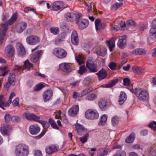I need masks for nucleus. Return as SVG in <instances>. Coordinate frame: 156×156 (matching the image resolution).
Here are the masks:
<instances>
[{"label": "nucleus", "instance_id": "f257e3e1", "mask_svg": "<svg viewBox=\"0 0 156 156\" xmlns=\"http://www.w3.org/2000/svg\"><path fill=\"white\" fill-rule=\"evenodd\" d=\"M14 151L16 156H27L29 153L28 146L24 144H19L16 146Z\"/></svg>", "mask_w": 156, "mask_h": 156}, {"label": "nucleus", "instance_id": "f03ea898", "mask_svg": "<svg viewBox=\"0 0 156 156\" xmlns=\"http://www.w3.org/2000/svg\"><path fill=\"white\" fill-rule=\"evenodd\" d=\"M131 91L134 93L137 97L141 101H145L148 98V92L143 89L137 88L134 90H131Z\"/></svg>", "mask_w": 156, "mask_h": 156}, {"label": "nucleus", "instance_id": "7ed1b4c3", "mask_svg": "<svg viewBox=\"0 0 156 156\" xmlns=\"http://www.w3.org/2000/svg\"><path fill=\"white\" fill-rule=\"evenodd\" d=\"M76 23L81 30L85 28L89 24L88 20L85 19H83L82 15L80 13L78 14L77 15Z\"/></svg>", "mask_w": 156, "mask_h": 156}, {"label": "nucleus", "instance_id": "20e7f679", "mask_svg": "<svg viewBox=\"0 0 156 156\" xmlns=\"http://www.w3.org/2000/svg\"><path fill=\"white\" fill-rule=\"evenodd\" d=\"M53 53L56 57L60 59L65 58L67 54L66 51L65 50L60 48H55L53 50Z\"/></svg>", "mask_w": 156, "mask_h": 156}, {"label": "nucleus", "instance_id": "39448f33", "mask_svg": "<svg viewBox=\"0 0 156 156\" xmlns=\"http://www.w3.org/2000/svg\"><path fill=\"white\" fill-rule=\"evenodd\" d=\"M85 117L89 119H98L99 117V114L96 110L89 109L85 113Z\"/></svg>", "mask_w": 156, "mask_h": 156}, {"label": "nucleus", "instance_id": "423d86ee", "mask_svg": "<svg viewBox=\"0 0 156 156\" xmlns=\"http://www.w3.org/2000/svg\"><path fill=\"white\" fill-rule=\"evenodd\" d=\"M26 40L28 44L33 45L39 43L41 41V38L36 35H31L28 37Z\"/></svg>", "mask_w": 156, "mask_h": 156}, {"label": "nucleus", "instance_id": "0eeeda50", "mask_svg": "<svg viewBox=\"0 0 156 156\" xmlns=\"http://www.w3.org/2000/svg\"><path fill=\"white\" fill-rule=\"evenodd\" d=\"M150 38L149 42L150 44H152L155 42V39L156 37V24L153 25L149 31Z\"/></svg>", "mask_w": 156, "mask_h": 156}, {"label": "nucleus", "instance_id": "6e6552de", "mask_svg": "<svg viewBox=\"0 0 156 156\" xmlns=\"http://www.w3.org/2000/svg\"><path fill=\"white\" fill-rule=\"evenodd\" d=\"M8 29V27L7 24H2L0 27V44L3 43L5 34Z\"/></svg>", "mask_w": 156, "mask_h": 156}, {"label": "nucleus", "instance_id": "1a4fd4ad", "mask_svg": "<svg viewBox=\"0 0 156 156\" xmlns=\"http://www.w3.org/2000/svg\"><path fill=\"white\" fill-rule=\"evenodd\" d=\"M27 23L25 22H21L17 23L15 26V29L19 33H22L27 27Z\"/></svg>", "mask_w": 156, "mask_h": 156}, {"label": "nucleus", "instance_id": "9d476101", "mask_svg": "<svg viewBox=\"0 0 156 156\" xmlns=\"http://www.w3.org/2000/svg\"><path fill=\"white\" fill-rule=\"evenodd\" d=\"M14 51V48L11 44L8 45L5 49V54L9 57H12L13 56Z\"/></svg>", "mask_w": 156, "mask_h": 156}, {"label": "nucleus", "instance_id": "9b49d317", "mask_svg": "<svg viewBox=\"0 0 156 156\" xmlns=\"http://www.w3.org/2000/svg\"><path fill=\"white\" fill-rule=\"evenodd\" d=\"M53 95L52 91L51 90H45L42 95L43 98L45 102L48 101Z\"/></svg>", "mask_w": 156, "mask_h": 156}, {"label": "nucleus", "instance_id": "f8f14e48", "mask_svg": "<svg viewBox=\"0 0 156 156\" xmlns=\"http://www.w3.org/2000/svg\"><path fill=\"white\" fill-rule=\"evenodd\" d=\"M59 68L62 71L66 73H69L72 71L69 64L68 63H62L59 65Z\"/></svg>", "mask_w": 156, "mask_h": 156}, {"label": "nucleus", "instance_id": "ddd939ff", "mask_svg": "<svg viewBox=\"0 0 156 156\" xmlns=\"http://www.w3.org/2000/svg\"><path fill=\"white\" fill-rule=\"evenodd\" d=\"M12 129L9 125H2L0 128V131L2 135H8L9 134V130Z\"/></svg>", "mask_w": 156, "mask_h": 156}, {"label": "nucleus", "instance_id": "4468645a", "mask_svg": "<svg viewBox=\"0 0 156 156\" xmlns=\"http://www.w3.org/2000/svg\"><path fill=\"white\" fill-rule=\"evenodd\" d=\"M23 115L27 119L30 120L37 121L40 119L39 116H36L34 114H31L29 112H25Z\"/></svg>", "mask_w": 156, "mask_h": 156}, {"label": "nucleus", "instance_id": "2eb2a0df", "mask_svg": "<svg viewBox=\"0 0 156 156\" xmlns=\"http://www.w3.org/2000/svg\"><path fill=\"white\" fill-rule=\"evenodd\" d=\"M17 50L20 56L23 57L25 54V49L23 45L20 43L18 42L16 44Z\"/></svg>", "mask_w": 156, "mask_h": 156}, {"label": "nucleus", "instance_id": "dca6fc26", "mask_svg": "<svg viewBox=\"0 0 156 156\" xmlns=\"http://www.w3.org/2000/svg\"><path fill=\"white\" fill-rule=\"evenodd\" d=\"M71 40L72 43L77 45L79 43V38L77 32L76 30L73 31L72 33L71 37Z\"/></svg>", "mask_w": 156, "mask_h": 156}, {"label": "nucleus", "instance_id": "f3484780", "mask_svg": "<svg viewBox=\"0 0 156 156\" xmlns=\"http://www.w3.org/2000/svg\"><path fill=\"white\" fill-rule=\"evenodd\" d=\"M64 3L61 1H55L53 3L52 9L54 11H58L63 7Z\"/></svg>", "mask_w": 156, "mask_h": 156}, {"label": "nucleus", "instance_id": "a211bd4d", "mask_svg": "<svg viewBox=\"0 0 156 156\" xmlns=\"http://www.w3.org/2000/svg\"><path fill=\"white\" fill-rule=\"evenodd\" d=\"M79 111V107L78 105L73 106L68 111L69 115L71 116H74L76 115Z\"/></svg>", "mask_w": 156, "mask_h": 156}, {"label": "nucleus", "instance_id": "6ab92c4d", "mask_svg": "<svg viewBox=\"0 0 156 156\" xmlns=\"http://www.w3.org/2000/svg\"><path fill=\"white\" fill-rule=\"evenodd\" d=\"M126 37L122 36L119 38L117 45L119 47L121 48H124L126 44Z\"/></svg>", "mask_w": 156, "mask_h": 156}, {"label": "nucleus", "instance_id": "aec40b11", "mask_svg": "<svg viewBox=\"0 0 156 156\" xmlns=\"http://www.w3.org/2000/svg\"><path fill=\"white\" fill-rule=\"evenodd\" d=\"M42 53V51L39 50L35 52L31 56L30 59L32 62H36L38 60L39 58L41 56Z\"/></svg>", "mask_w": 156, "mask_h": 156}, {"label": "nucleus", "instance_id": "412c9836", "mask_svg": "<svg viewBox=\"0 0 156 156\" xmlns=\"http://www.w3.org/2000/svg\"><path fill=\"white\" fill-rule=\"evenodd\" d=\"M29 129L30 133L33 135L37 134L40 131V128L37 125L30 126Z\"/></svg>", "mask_w": 156, "mask_h": 156}, {"label": "nucleus", "instance_id": "4be33fe9", "mask_svg": "<svg viewBox=\"0 0 156 156\" xmlns=\"http://www.w3.org/2000/svg\"><path fill=\"white\" fill-rule=\"evenodd\" d=\"M146 53V50L142 48H137L134 49L131 52L133 55H144Z\"/></svg>", "mask_w": 156, "mask_h": 156}, {"label": "nucleus", "instance_id": "5701e85b", "mask_svg": "<svg viewBox=\"0 0 156 156\" xmlns=\"http://www.w3.org/2000/svg\"><path fill=\"white\" fill-rule=\"evenodd\" d=\"M77 15L72 12L68 13L66 15V20L69 22H73L77 19Z\"/></svg>", "mask_w": 156, "mask_h": 156}, {"label": "nucleus", "instance_id": "b1692460", "mask_svg": "<svg viewBox=\"0 0 156 156\" xmlns=\"http://www.w3.org/2000/svg\"><path fill=\"white\" fill-rule=\"evenodd\" d=\"M96 30H97L104 29L105 27V25L103 23L101 22V20L100 19H97L95 21Z\"/></svg>", "mask_w": 156, "mask_h": 156}, {"label": "nucleus", "instance_id": "393cba45", "mask_svg": "<svg viewBox=\"0 0 156 156\" xmlns=\"http://www.w3.org/2000/svg\"><path fill=\"white\" fill-rule=\"evenodd\" d=\"M98 105L102 111H105L107 109V101L105 99H101L98 102Z\"/></svg>", "mask_w": 156, "mask_h": 156}, {"label": "nucleus", "instance_id": "a878e982", "mask_svg": "<svg viewBox=\"0 0 156 156\" xmlns=\"http://www.w3.org/2000/svg\"><path fill=\"white\" fill-rule=\"evenodd\" d=\"M97 75L98 76L99 80H101L106 77L107 76V73L106 71L104 69H102L99 71L97 73Z\"/></svg>", "mask_w": 156, "mask_h": 156}, {"label": "nucleus", "instance_id": "bb28decb", "mask_svg": "<svg viewBox=\"0 0 156 156\" xmlns=\"http://www.w3.org/2000/svg\"><path fill=\"white\" fill-rule=\"evenodd\" d=\"M76 128L78 133L80 135L84 134L87 131V130L82 125L79 124H76Z\"/></svg>", "mask_w": 156, "mask_h": 156}, {"label": "nucleus", "instance_id": "cd10ccee", "mask_svg": "<svg viewBox=\"0 0 156 156\" xmlns=\"http://www.w3.org/2000/svg\"><path fill=\"white\" fill-rule=\"evenodd\" d=\"M57 148L55 145L47 146L45 149L46 152L48 154H51L53 152L56 151Z\"/></svg>", "mask_w": 156, "mask_h": 156}, {"label": "nucleus", "instance_id": "c85d7f7f", "mask_svg": "<svg viewBox=\"0 0 156 156\" xmlns=\"http://www.w3.org/2000/svg\"><path fill=\"white\" fill-rule=\"evenodd\" d=\"M127 98V95L123 91H121L120 93L119 102L120 105H122L125 101Z\"/></svg>", "mask_w": 156, "mask_h": 156}, {"label": "nucleus", "instance_id": "c756f323", "mask_svg": "<svg viewBox=\"0 0 156 156\" xmlns=\"http://www.w3.org/2000/svg\"><path fill=\"white\" fill-rule=\"evenodd\" d=\"M18 17L17 13L16 12L14 13L11 18L8 20L6 23H4L3 24H5L8 26V25H11L13 22H15L17 20Z\"/></svg>", "mask_w": 156, "mask_h": 156}, {"label": "nucleus", "instance_id": "7c9ffc66", "mask_svg": "<svg viewBox=\"0 0 156 156\" xmlns=\"http://www.w3.org/2000/svg\"><path fill=\"white\" fill-rule=\"evenodd\" d=\"M133 71L138 75H142L144 73V68H141L138 66H134L132 67Z\"/></svg>", "mask_w": 156, "mask_h": 156}, {"label": "nucleus", "instance_id": "2f4dec72", "mask_svg": "<svg viewBox=\"0 0 156 156\" xmlns=\"http://www.w3.org/2000/svg\"><path fill=\"white\" fill-rule=\"evenodd\" d=\"M66 36V34L64 33H62L59 34L55 40V44H58L64 41Z\"/></svg>", "mask_w": 156, "mask_h": 156}, {"label": "nucleus", "instance_id": "473e14b6", "mask_svg": "<svg viewBox=\"0 0 156 156\" xmlns=\"http://www.w3.org/2000/svg\"><path fill=\"white\" fill-rule=\"evenodd\" d=\"M106 42L110 51H112L115 46V42L114 41L113 39H110L109 40L107 41Z\"/></svg>", "mask_w": 156, "mask_h": 156}, {"label": "nucleus", "instance_id": "72a5a7b5", "mask_svg": "<svg viewBox=\"0 0 156 156\" xmlns=\"http://www.w3.org/2000/svg\"><path fill=\"white\" fill-rule=\"evenodd\" d=\"M108 149L101 148L99 149L97 154V156H105L108 153Z\"/></svg>", "mask_w": 156, "mask_h": 156}, {"label": "nucleus", "instance_id": "f704fd0d", "mask_svg": "<svg viewBox=\"0 0 156 156\" xmlns=\"http://www.w3.org/2000/svg\"><path fill=\"white\" fill-rule=\"evenodd\" d=\"M107 115H106L104 114L102 115L100 118L98 125L101 126L104 125L107 121Z\"/></svg>", "mask_w": 156, "mask_h": 156}, {"label": "nucleus", "instance_id": "c9c22d12", "mask_svg": "<svg viewBox=\"0 0 156 156\" xmlns=\"http://www.w3.org/2000/svg\"><path fill=\"white\" fill-rule=\"evenodd\" d=\"M5 99L2 95H0V107H2V105H4V107H9V103L8 101L6 103H5Z\"/></svg>", "mask_w": 156, "mask_h": 156}, {"label": "nucleus", "instance_id": "e433bc0d", "mask_svg": "<svg viewBox=\"0 0 156 156\" xmlns=\"http://www.w3.org/2000/svg\"><path fill=\"white\" fill-rule=\"evenodd\" d=\"M8 81L11 84H15L16 81L15 75L13 73H10L8 77Z\"/></svg>", "mask_w": 156, "mask_h": 156}, {"label": "nucleus", "instance_id": "4c0bfd02", "mask_svg": "<svg viewBox=\"0 0 156 156\" xmlns=\"http://www.w3.org/2000/svg\"><path fill=\"white\" fill-rule=\"evenodd\" d=\"M33 67V64L30 63L28 60H27L24 62V64L23 66V69H26L28 70Z\"/></svg>", "mask_w": 156, "mask_h": 156}, {"label": "nucleus", "instance_id": "58836bf2", "mask_svg": "<svg viewBox=\"0 0 156 156\" xmlns=\"http://www.w3.org/2000/svg\"><path fill=\"white\" fill-rule=\"evenodd\" d=\"M76 59L79 63V65L83 63L84 61V57L82 55H78L76 56Z\"/></svg>", "mask_w": 156, "mask_h": 156}, {"label": "nucleus", "instance_id": "ea45409f", "mask_svg": "<svg viewBox=\"0 0 156 156\" xmlns=\"http://www.w3.org/2000/svg\"><path fill=\"white\" fill-rule=\"evenodd\" d=\"M123 5L122 2L115 3L112 6L111 9L114 11H116Z\"/></svg>", "mask_w": 156, "mask_h": 156}, {"label": "nucleus", "instance_id": "a19ab883", "mask_svg": "<svg viewBox=\"0 0 156 156\" xmlns=\"http://www.w3.org/2000/svg\"><path fill=\"white\" fill-rule=\"evenodd\" d=\"M97 97L96 95L94 94L91 93L87 95L86 97V99L90 101H93L96 99Z\"/></svg>", "mask_w": 156, "mask_h": 156}, {"label": "nucleus", "instance_id": "79ce46f5", "mask_svg": "<svg viewBox=\"0 0 156 156\" xmlns=\"http://www.w3.org/2000/svg\"><path fill=\"white\" fill-rule=\"evenodd\" d=\"M91 81V79L89 77H87L83 80V84L84 86L87 87L90 84Z\"/></svg>", "mask_w": 156, "mask_h": 156}, {"label": "nucleus", "instance_id": "37998d69", "mask_svg": "<svg viewBox=\"0 0 156 156\" xmlns=\"http://www.w3.org/2000/svg\"><path fill=\"white\" fill-rule=\"evenodd\" d=\"M134 134L133 133L130 134L128 137L126 138V142L128 143H132L134 140Z\"/></svg>", "mask_w": 156, "mask_h": 156}, {"label": "nucleus", "instance_id": "c03bdc74", "mask_svg": "<svg viewBox=\"0 0 156 156\" xmlns=\"http://www.w3.org/2000/svg\"><path fill=\"white\" fill-rule=\"evenodd\" d=\"M0 69L3 73L0 75V76H5L9 71V69L6 66L1 67Z\"/></svg>", "mask_w": 156, "mask_h": 156}, {"label": "nucleus", "instance_id": "a18cd8bd", "mask_svg": "<svg viewBox=\"0 0 156 156\" xmlns=\"http://www.w3.org/2000/svg\"><path fill=\"white\" fill-rule=\"evenodd\" d=\"M87 68L89 69L90 72L95 73L98 71V69H97V66L96 64L88 67Z\"/></svg>", "mask_w": 156, "mask_h": 156}, {"label": "nucleus", "instance_id": "49530a36", "mask_svg": "<svg viewBox=\"0 0 156 156\" xmlns=\"http://www.w3.org/2000/svg\"><path fill=\"white\" fill-rule=\"evenodd\" d=\"M148 126L153 129L154 133L156 134V122L153 121L149 123L148 124Z\"/></svg>", "mask_w": 156, "mask_h": 156}, {"label": "nucleus", "instance_id": "de8ad7c7", "mask_svg": "<svg viewBox=\"0 0 156 156\" xmlns=\"http://www.w3.org/2000/svg\"><path fill=\"white\" fill-rule=\"evenodd\" d=\"M106 52V51L105 48L99 49L97 51V53L101 56H105Z\"/></svg>", "mask_w": 156, "mask_h": 156}, {"label": "nucleus", "instance_id": "09e8293b", "mask_svg": "<svg viewBox=\"0 0 156 156\" xmlns=\"http://www.w3.org/2000/svg\"><path fill=\"white\" fill-rule=\"evenodd\" d=\"M118 82V79L113 80L108 84L106 85V87L107 88L111 87L114 86Z\"/></svg>", "mask_w": 156, "mask_h": 156}, {"label": "nucleus", "instance_id": "8fccbe9b", "mask_svg": "<svg viewBox=\"0 0 156 156\" xmlns=\"http://www.w3.org/2000/svg\"><path fill=\"white\" fill-rule=\"evenodd\" d=\"M89 137V134L88 133H87L85 136L80 137L79 139L82 143L84 144L87 141Z\"/></svg>", "mask_w": 156, "mask_h": 156}, {"label": "nucleus", "instance_id": "3c124183", "mask_svg": "<svg viewBox=\"0 0 156 156\" xmlns=\"http://www.w3.org/2000/svg\"><path fill=\"white\" fill-rule=\"evenodd\" d=\"M87 71V69L85 66L82 65L80 66L78 73L82 75L85 73Z\"/></svg>", "mask_w": 156, "mask_h": 156}, {"label": "nucleus", "instance_id": "603ef678", "mask_svg": "<svg viewBox=\"0 0 156 156\" xmlns=\"http://www.w3.org/2000/svg\"><path fill=\"white\" fill-rule=\"evenodd\" d=\"M50 32L54 35L57 34L59 32V29L56 27H52L50 28Z\"/></svg>", "mask_w": 156, "mask_h": 156}, {"label": "nucleus", "instance_id": "864d4df0", "mask_svg": "<svg viewBox=\"0 0 156 156\" xmlns=\"http://www.w3.org/2000/svg\"><path fill=\"white\" fill-rule=\"evenodd\" d=\"M92 90L93 88L92 87H90L89 88L84 89L81 92L82 96H84L87 94L90 93L91 91H92Z\"/></svg>", "mask_w": 156, "mask_h": 156}, {"label": "nucleus", "instance_id": "5fc2aeb1", "mask_svg": "<svg viewBox=\"0 0 156 156\" xmlns=\"http://www.w3.org/2000/svg\"><path fill=\"white\" fill-rule=\"evenodd\" d=\"M118 118L117 116L113 117L112 119V122L113 126H116L118 122Z\"/></svg>", "mask_w": 156, "mask_h": 156}, {"label": "nucleus", "instance_id": "6e6d98bb", "mask_svg": "<svg viewBox=\"0 0 156 156\" xmlns=\"http://www.w3.org/2000/svg\"><path fill=\"white\" fill-rule=\"evenodd\" d=\"M95 64L92 60V59L91 57H89L87 59V61L86 66L87 67L92 66L93 65Z\"/></svg>", "mask_w": 156, "mask_h": 156}, {"label": "nucleus", "instance_id": "4d7b16f0", "mask_svg": "<svg viewBox=\"0 0 156 156\" xmlns=\"http://www.w3.org/2000/svg\"><path fill=\"white\" fill-rule=\"evenodd\" d=\"M11 120L13 122H18L20 121V118L17 116L14 115L11 117Z\"/></svg>", "mask_w": 156, "mask_h": 156}, {"label": "nucleus", "instance_id": "13d9d810", "mask_svg": "<svg viewBox=\"0 0 156 156\" xmlns=\"http://www.w3.org/2000/svg\"><path fill=\"white\" fill-rule=\"evenodd\" d=\"M49 122L53 128L58 129V127L56 123L53 120L50 119L49 120Z\"/></svg>", "mask_w": 156, "mask_h": 156}, {"label": "nucleus", "instance_id": "bf43d9fd", "mask_svg": "<svg viewBox=\"0 0 156 156\" xmlns=\"http://www.w3.org/2000/svg\"><path fill=\"white\" fill-rule=\"evenodd\" d=\"M126 153L124 151L120 150L117 154H114L113 156H126Z\"/></svg>", "mask_w": 156, "mask_h": 156}, {"label": "nucleus", "instance_id": "052dcab7", "mask_svg": "<svg viewBox=\"0 0 156 156\" xmlns=\"http://www.w3.org/2000/svg\"><path fill=\"white\" fill-rule=\"evenodd\" d=\"M149 156H156V149L155 148H151L149 152Z\"/></svg>", "mask_w": 156, "mask_h": 156}, {"label": "nucleus", "instance_id": "680f3d73", "mask_svg": "<svg viewBox=\"0 0 156 156\" xmlns=\"http://www.w3.org/2000/svg\"><path fill=\"white\" fill-rule=\"evenodd\" d=\"M126 24L129 26H134L136 25V23L133 20H128L126 21Z\"/></svg>", "mask_w": 156, "mask_h": 156}, {"label": "nucleus", "instance_id": "e2e57ef3", "mask_svg": "<svg viewBox=\"0 0 156 156\" xmlns=\"http://www.w3.org/2000/svg\"><path fill=\"white\" fill-rule=\"evenodd\" d=\"M82 96L81 93L79 94L77 92H74L73 93V97L74 99H76L78 97Z\"/></svg>", "mask_w": 156, "mask_h": 156}, {"label": "nucleus", "instance_id": "0e129e2a", "mask_svg": "<svg viewBox=\"0 0 156 156\" xmlns=\"http://www.w3.org/2000/svg\"><path fill=\"white\" fill-rule=\"evenodd\" d=\"M108 66L112 70H114L116 66V64L115 63L111 62L109 63Z\"/></svg>", "mask_w": 156, "mask_h": 156}, {"label": "nucleus", "instance_id": "69168bd1", "mask_svg": "<svg viewBox=\"0 0 156 156\" xmlns=\"http://www.w3.org/2000/svg\"><path fill=\"white\" fill-rule=\"evenodd\" d=\"M19 98H16L12 101V103L14 106H18L19 104Z\"/></svg>", "mask_w": 156, "mask_h": 156}, {"label": "nucleus", "instance_id": "338daca9", "mask_svg": "<svg viewBox=\"0 0 156 156\" xmlns=\"http://www.w3.org/2000/svg\"><path fill=\"white\" fill-rule=\"evenodd\" d=\"M44 87V86L43 84H39L36 86L34 90L35 91H38Z\"/></svg>", "mask_w": 156, "mask_h": 156}, {"label": "nucleus", "instance_id": "774afa93", "mask_svg": "<svg viewBox=\"0 0 156 156\" xmlns=\"http://www.w3.org/2000/svg\"><path fill=\"white\" fill-rule=\"evenodd\" d=\"M119 29V27L117 25H115L114 26H112V30L113 31V32H115L118 31Z\"/></svg>", "mask_w": 156, "mask_h": 156}]
</instances>
